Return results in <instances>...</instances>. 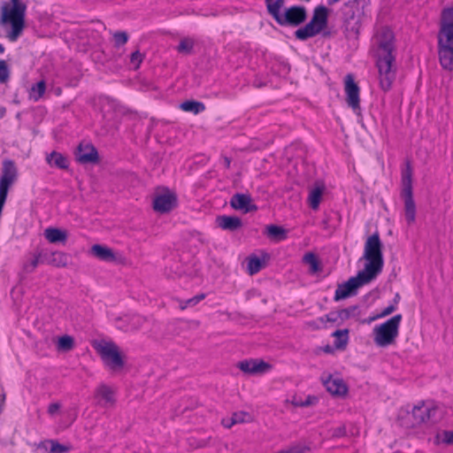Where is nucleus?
<instances>
[{
	"label": "nucleus",
	"mask_w": 453,
	"mask_h": 453,
	"mask_svg": "<svg viewBox=\"0 0 453 453\" xmlns=\"http://www.w3.org/2000/svg\"><path fill=\"white\" fill-rule=\"evenodd\" d=\"M180 109L186 112L198 114L205 111V105L202 102L187 100L180 104Z\"/></svg>",
	"instance_id": "obj_28"
},
{
	"label": "nucleus",
	"mask_w": 453,
	"mask_h": 453,
	"mask_svg": "<svg viewBox=\"0 0 453 453\" xmlns=\"http://www.w3.org/2000/svg\"><path fill=\"white\" fill-rule=\"evenodd\" d=\"M400 299L399 294H396L395 296V303L396 304L398 303V300Z\"/></svg>",
	"instance_id": "obj_53"
},
{
	"label": "nucleus",
	"mask_w": 453,
	"mask_h": 453,
	"mask_svg": "<svg viewBox=\"0 0 453 453\" xmlns=\"http://www.w3.org/2000/svg\"><path fill=\"white\" fill-rule=\"evenodd\" d=\"M264 266L262 260L257 256H250L247 258V269L250 275L257 273Z\"/></svg>",
	"instance_id": "obj_32"
},
{
	"label": "nucleus",
	"mask_w": 453,
	"mask_h": 453,
	"mask_svg": "<svg viewBox=\"0 0 453 453\" xmlns=\"http://www.w3.org/2000/svg\"><path fill=\"white\" fill-rule=\"evenodd\" d=\"M178 302H179L180 309L181 311H184L185 309H187V308L188 307V304H186V300H180V299H179V300H178Z\"/></svg>",
	"instance_id": "obj_47"
},
{
	"label": "nucleus",
	"mask_w": 453,
	"mask_h": 453,
	"mask_svg": "<svg viewBox=\"0 0 453 453\" xmlns=\"http://www.w3.org/2000/svg\"><path fill=\"white\" fill-rule=\"evenodd\" d=\"M217 225L223 230L234 231L241 227L242 220L234 216H219L216 219Z\"/></svg>",
	"instance_id": "obj_18"
},
{
	"label": "nucleus",
	"mask_w": 453,
	"mask_h": 453,
	"mask_svg": "<svg viewBox=\"0 0 453 453\" xmlns=\"http://www.w3.org/2000/svg\"><path fill=\"white\" fill-rule=\"evenodd\" d=\"M341 0H331V4H335V3H338L340 2Z\"/></svg>",
	"instance_id": "obj_56"
},
{
	"label": "nucleus",
	"mask_w": 453,
	"mask_h": 453,
	"mask_svg": "<svg viewBox=\"0 0 453 453\" xmlns=\"http://www.w3.org/2000/svg\"><path fill=\"white\" fill-rule=\"evenodd\" d=\"M50 443L51 453H67L71 450L70 446L61 444L58 441L51 440L50 441Z\"/></svg>",
	"instance_id": "obj_37"
},
{
	"label": "nucleus",
	"mask_w": 453,
	"mask_h": 453,
	"mask_svg": "<svg viewBox=\"0 0 453 453\" xmlns=\"http://www.w3.org/2000/svg\"><path fill=\"white\" fill-rule=\"evenodd\" d=\"M237 367L246 374L257 375L265 374L271 371L272 365L258 358H249L240 361L237 364Z\"/></svg>",
	"instance_id": "obj_11"
},
{
	"label": "nucleus",
	"mask_w": 453,
	"mask_h": 453,
	"mask_svg": "<svg viewBox=\"0 0 453 453\" xmlns=\"http://www.w3.org/2000/svg\"><path fill=\"white\" fill-rule=\"evenodd\" d=\"M402 319L401 314H396L373 328V342L378 347L384 348L395 343Z\"/></svg>",
	"instance_id": "obj_7"
},
{
	"label": "nucleus",
	"mask_w": 453,
	"mask_h": 453,
	"mask_svg": "<svg viewBox=\"0 0 453 453\" xmlns=\"http://www.w3.org/2000/svg\"><path fill=\"white\" fill-rule=\"evenodd\" d=\"M126 320H128L129 324L123 327L119 326L120 329L126 332L138 330L144 322V319L140 315H133L130 317H127Z\"/></svg>",
	"instance_id": "obj_31"
},
{
	"label": "nucleus",
	"mask_w": 453,
	"mask_h": 453,
	"mask_svg": "<svg viewBox=\"0 0 453 453\" xmlns=\"http://www.w3.org/2000/svg\"><path fill=\"white\" fill-rule=\"evenodd\" d=\"M307 19V10L302 5H292L287 8L280 22L281 27H298Z\"/></svg>",
	"instance_id": "obj_8"
},
{
	"label": "nucleus",
	"mask_w": 453,
	"mask_h": 453,
	"mask_svg": "<svg viewBox=\"0 0 453 453\" xmlns=\"http://www.w3.org/2000/svg\"><path fill=\"white\" fill-rule=\"evenodd\" d=\"M55 255H56V256H58V257H59L60 258L65 257V255H64L63 253H61V252H59V253H56Z\"/></svg>",
	"instance_id": "obj_55"
},
{
	"label": "nucleus",
	"mask_w": 453,
	"mask_h": 453,
	"mask_svg": "<svg viewBox=\"0 0 453 453\" xmlns=\"http://www.w3.org/2000/svg\"><path fill=\"white\" fill-rule=\"evenodd\" d=\"M224 161H225V165H226V166L227 168H229V167H230V165H231V159H230L229 157H226L224 158Z\"/></svg>",
	"instance_id": "obj_49"
},
{
	"label": "nucleus",
	"mask_w": 453,
	"mask_h": 453,
	"mask_svg": "<svg viewBox=\"0 0 453 453\" xmlns=\"http://www.w3.org/2000/svg\"><path fill=\"white\" fill-rule=\"evenodd\" d=\"M437 53L441 68L453 71V6L441 11L437 33Z\"/></svg>",
	"instance_id": "obj_3"
},
{
	"label": "nucleus",
	"mask_w": 453,
	"mask_h": 453,
	"mask_svg": "<svg viewBox=\"0 0 453 453\" xmlns=\"http://www.w3.org/2000/svg\"><path fill=\"white\" fill-rule=\"evenodd\" d=\"M442 436L443 443L453 444V431H444Z\"/></svg>",
	"instance_id": "obj_45"
},
{
	"label": "nucleus",
	"mask_w": 453,
	"mask_h": 453,
	"mask_svg": "<svg viewBox=\"0 0 453 453\" xmlns=\"http://www.w3.org/2000/svg\"><path fill=\"white\" fill-rule=\"evenodd\" d=\"M375 65L380 87L384 91L391 89L396 76V45L394 32L388 27H379L372 37Z\"/></svg>",
	"instance_id": "obj_2"
},
{
	"label": "nucleus",
	"mask_w": 453,
	"mask_h": 453,
	"mask_svg": "<svg viewBox=\"0 0 453 453\" xmlns=\"http://www.w3.org/2000/svg\"><path fill=\"white\" fill-rule=\"evenodd\" d=\"M194 48V40L188 37L180 40L177 50L180 53L189 54Z\"/></svg>",
	"instance_id": "obj_34"
},
{
	"label": "nucleus",
	"mask_w": 453,
	"mask_h": 453,
	"mask_svg": "<svg viewBox=\"0 0 453 453\" xmlns=\"http://www.w3.org/2000/svg\"><path fill=\"white\" fill-rule=\"evenodd\" d=\"M324 351L326 352V353H332L333 352V348L329 345L326 346L324 348Z\"/></svg>",
	"instance_id": "obj_50"
},
{
	"label": "nucleus",
	"mask_w": 453,
	"mask_h": 453,
	"mask_svg": "<svg viewBox=\"0 0 453 453\" xmlns=\"http://www.w3.org/2000/svg\"><path fill=\"white\" fill-rule=\"evenodd\" d=\"M40 254H35L29 262L25 263L23 265L24 272L27 273H33L40 263Z\"/></svg>",
	"instance_id": "obj_36"
},
{
	"label": "nucleus",
	"mask_w": 453,
	"mask_h": 453,
	"mask_svg": "<svg viewBox=\"0 0 453 453\" xmlns=\"http://www.w3.org/2000/svg\"><path fill=\"white\" fill-rule=\"evenodd\" d=\"M303 262L310 266L309 272L311 274L321 271L320 261L318 256L313 252H307L303 257Z\"/></svg>",
	"instance_id": "obj_26"
},
{
	"label": "nucleus",
	"mask_w": 453,
	"mask_h": 453,
	"mask_svg": "<svg viewBox=\"0 0 453 453\" xmlns=\"http://www.w3.org/2000/svg\"><path fill=\"white\" fill-rule=\"evenodd\" d=\"M46 162L51 167H57L58 169H67L69 166V161L67 157L58 151H52L47 155Z\"/></svg>",
	"instance_id": "obj_19"
},
{
	"label": "nucleus",
	"mask_w": 453,
	"mask_h": 453,
	"mask_svg": "<svg viewBox=\"0 0 453 453\" xmlns=\"http://www.w3.org/2000/svg\"><path fill=\"white\" fill-rule=\"evenodd\" d=\"M319 319H320V321L322 323H324V322H334V321H336L337 318H336V316L334 313H329V314H326L324 317H321Z\"/></svg>",
	"instance_id": "obj_46"
},
{
	"label": "nucleus",
	"mask_w": 453,
	"mask_h": 453,
	"mask_svg": "<svg viewBox=\"0 0 453 453\" xmlns=\"http://www.w3.org/2000/svg\"><path fill=\"white\" fill-rule=\"evenodd\" d=\"M252 416L247 411H237L233 413L230 418V424H226V421H222L225 427L230 428L235 424L250 423L252 421Z\"/></svg>",
	"instance_id": "obj_27"
},
{
	"label": "nucleus",
	"mask_w": 453,
	"mask_h": 453,
	"mask_svg": "<svg viewBox=\"0 0 453 453\" xmlns=\"http://www.w3.org/2000/svg\"><path fill=\"white\" fill-rule=\"evenodd\" d=\"M5 114V108L4 107H1L0 108V117H4Z\"/></svg>",
	"instance_id": "obj_51"
},
{
	"label": "nucleus",
	"mask_w": 453,
	"mask_h": 453,
	"mask_svg": "<svg viewBox=\"0 0 453 453\" xmlns=\"http://www.w3.org/2000/svg\"><path fill=\"white\" fill-rule=\"evenodd\" d=\"M61 404L58 403H51L48 406V413L50 417H54L60 410Z\"/></svg>",
	"instance_id": "obj_43"
},
{
	"label": "nucleus",
	"mask_w": 453,
	"mask_h": 453,
	"mask_svg": "<svg viewBox=\"0 0 453 453\" xmlns=\"http://www.w3.org/2000/svg\"><path fill=\"white\" fill-rule=\"evenodd\" d=\"M90 251L93 256L103 261L111 262L116 259L112 250L106 246L95 244L91 247Z\"/></svg>",
	"instance_id": "obj_20"
},
{
	"label": "nucleus",
	"mask_w": 453,
	"mask_h": 453,
	"mask_svg": "<svg viewBox=\"0 0 453 453\" xmlns=\"http://www.w3.org/2000/svg\"><path fill=\"white\" fill-rule=\"evenodd\" d=\"M267 234L276 242H281L287 239V231L279 226L270 225L266 227Z\"/></svg>",
	"instance_id": "obj_30"
},
{
	"label": "nucleus",
	"mask_w": 453,
	"mask_h": 453,
	"mask_svg": "<svg viewBox=\"0 0 453 453\" xmlns=\"http://www.w3.org/2000/svg\"><path fill=\"white\" fill-rule=\"evenodd\" d=\"M324 192L323 185H316L309 193L308 202L312 210H317L321 202L322 195Z\"/></svg>",
	"instance_id": "obj_25"
},
{
	"label": "nucleus",
	"mask_w": 453,
	"mask_h": 453,
	"mask_svg": "<svg viewBox=\"0 0 453 453\" xmlns=\"http://www.w3.org/2000/svg\"><path fill=\"white\" fill-rule=\"evenodd\" d=\"M4 51H5L4 46L2 43H0V55L4 54Z\"/></svg>",
	"instance_id": "obj_52"
},
{
	"label": "nucleus",
	"mask_w": 453,
	"mask_h": 453,
	"mask_svg": "<svg viewBox=\"0 0 453 453\" xmlns=\"http://www.w3.org/2000/svg\"><path fill=\"white\" fill-rule=\"evenodd\" d=\"M222 421H226V424H230V419H223Z\"/></svg>",
	"instance_id": "obj_57"
},
{
	"label": "nucleus",
	"mask_w": 453,
	"mask_h": 453,
	"mask_svg": "<svg viewBox=\"0 0 453 453\" xmlns=\"http://www.w3.org/2000/svg\"><path fill=\"white\" fill-rule=\"evenodd\" d=\"M177 205L176 195L165 189L162 194H157L153 199L154 211L160 213H166L172 211Z\"/></svg>",
	"instance_id": "obj_12"
},
{
	"label": "nucleus",
	"mask_w": 453,
	"mask_h": 453,
	"mask_svg": "<svg viewBox=\"0 0 453 453\" xmlns=\"http://www.w3.org/2000/svg\"><path fill=\"white\" fill-rule=\"evenodd\" d=\"M115 46L119 47L125 45L128 41V35L124 31L114 32L113 35Z\"/></svg>",
	"instance_id": "obj_38"
},
{
	"label": "nucleus",
	"mask_w": 453,
	"mask_h": 453,
	"mask_svg": "<svg viewBox=\"0 0 453 453\" xmlns=\"http://www.w3.org/2000/svg\"><path fill=\"white\" fill-rule=\"evenodd\" d=\"M395 310H396V305L390 304V305L385 307L383 310H381V311L372 319L387 317V316L390 315L391 313H393Z\"/></svg>",
	"instance_id": "obj_41"
},
{
	"label": "nucleus",
	"mask_w": 453,
	"mask_h": 453,
	"mask_svg": "<svg viewBox=\"0 0 453 453\" xmlns=\"http://www.w3.org/2000/svg\"><path fill=\"white\" fill-rule=\"evenodd\" d=\"M341 313H348V311H347V310H343V311H342Z\"/></svg>",
	"instance_id": "obj_58"
},
{
	"label": "nucleus",
	"mask_w": 453,
	"mask_h": 453,
	"mask_svg": "<svg viewBox=\"0 0 453 453\" xmlns=\"http://www.w3.org/2000/svg\"><path fill=\"white\" fill-rule=\"evenodd\" d=\"M317 401H318V399L316 396L308 395V396H306L303 403H299L297 404H298V407H305V406H310V405L316 403Z\"/></svg>",
	"instance_id": "obj_44"
},
{
	"label": "nucleus",
	"mask_w": 453,
	"mask_h": 453,
	"mask_svg": "<svg viewBox=\"0 0 453 453\" xmlns=\"http://www.w3.org/2000/svg\"><path fill=\"white\" fill-rule=\"evenodd\" d=\"M251 203V198L249 195L245 194H235L231 199V206L236 210L245 209L249 211L250 209L249 205Z\"/></svg>",
	"instance_id": "obj_24"
},
{
	"label": "nucleus",
	"mask_w": 453,
	"mask_h": 453,
	"mask_svg": "<svg viewBox=\"0 0 453 453\" xmlns=\"http://www.w3.org/2000/svg\"><path fill=\"white\" fill-rule=\"evenodd\" d=\"M206 297V295L203 293L198 294L192 298H189L186 300V304L188 305V307L196 306L197 303H199L201 301H203Z\"/></svg>",
	"instance_id": "obj_42"
},
{
	"label": "nucleus",
	"mask_w": 453,
	"mask_h": 453,
	"mask_svg": "<svg viewBox=\"0 0 453 453\" xmlns=\"http://www.w3.org/2000/svg\"><path fill=\"white\" fill-rule=\"evenodd\" d=\"M402 196H413L412 193V168L410 163L406 164V167L402 170Z\"/></svg>",
	"instance_id": "obj_17"
},
{
	"label": "nucleus",
	"mask_w": 453,
	"mask_h": 453,
	"mask_svg": "<svg viewBox=\"0 0 453 453\" xmlns=\"http://www.w3.org/2000/svg\"><path fill=\"white\" fill-rule=\"evenodd\" d=\"M45 91L46 82L42 80L31 87L28 91V97L30 100L37 102L43 96Z\"/></svg>",
	"instance_id": "obj_29"
},
{
	"label": "nucleus",
	"mask_w": 453,
	"mask_h": 453,
	"mask_svg": "<svg viewBox=\"0 0 453 453\" xmlns=\"http://www.w3.org/2000/svg\"><path fill=\"white\" fill-rule=\"evenodd\" d=\"M144 59V55L141 53L139 50H135L131 54L130 63L134 65V68L136 70L140 67L141 64Z\"/></svg>",
	"instance_id": "obj_39"
},
{
	"label": "nucleus",
	"mask_w": 453,
	"mask_h": 453,
	"mask_svg": "<svg viewBox=\"0 0 453 453\" xmlns=\"http://www.w3.org/2000/svg\"><path fill=\"white\" fill-rule=\"evenodd\" d=\"M94 398L96 405L105 409L113 408L116 404V391L112 387L102 383L96 388Z\"/></svg>",
	"instance_id": "obj_10"
},
{
	"label": "nucleus",
	"mask_w": 453,
	"mask_h": 453,
	"mask_svg": "<svg viewBox=\"0 0 453 453\" xmlns=\"http://www.w3.org/2000/svg\"><path fill=\"white\" fill-rule=\"evenodd\" d=\"M27 5L21 0H11V4L2 6L0 24L7 28L6 37L12 42H16L26 27Z\"/></svg>",
	"instance_id": "obj_4"
},
{
	"label": "nucleus",
	"mask_w": 453,
	"mask_h": 453,
	"mask_svg": "<svg viewBox=\"0 0 453 453\" xmlns=\"http://www.w3.org/2000/svg\"><path fill=\"white\" fill-rule=\"evenodd\" d=\"M61 92H62L61 88H58L56 89V92H55V93H56V95H57V96H60V95H61Z\"/></svg>",
	"instance_id": "obj_54"
},
{
	"label": "nucleus",
	"mask_w": 453,
	"mask_h": 453,
	"mask_svg": "<svg viewBox=\"0 0 453 453\" xmlns=\"http://www.w3.org/2000/svg\"><path fill=\"white\" fill-rule=\"evenodd\" d=\"M92 347L100 356L104 366L111 371H119L124 367V356L114 342L97 340L92 342Z\"/></svg>",
	"instance_id": "obj_5"
},
{
	"label": "nucleus",
	"mask_w": 453,
	"mask_h": 453,
	"mask_svg": "<svg viewBox=\"0 0 453 453\" xmlns=\"http://www.w3.org/2000/svg\"><path fill=\"white\" fill-rule=\"evenodd\" d=\"M77 160L81 164L94 163L97 161L98 155L96 148L91 143H80L76 154Z\"/></svg>",
	"instance_id": "obj_15"
},
{
	"label": "nucleus",
	"mask_w": 453,
	"mask_h": 453,
	"mask_svg": "<svg viewBox=\"0 0 453 453\" xmlns=\"http://www.w3.org/2000/svg\"><path fill=\"white\" fill-rule=\"evenodd\" d=\"M45 238L51 243L64 242L66 241L67 234L65 231H62L55 227H48L44 231Z\"/></svg>",
	"instance_id": "obj_23"
},
{
	"label": "nucleus",
	"mask_w": 453,
	"mask_h": 453,
	"mask_svg": "<svg viewBox=\"0 0 453 453\" xmlns=\"http://www.w3.org/2000/svg\"><path fill=\"white\" fill-rule=\"evenodd\" d=\"M365 268L356 277L338 285L334 291V300L340 301L355 294L356 290L374 280L382 271L384 261L382 243L378 233L370 235L364 249Z\"/></svg>",
	"instance_id": "obj_1"
},
{
	"label": "nucleus",
	"mask_w": 453,
	"mask_h": 453,
	"mask_svg": "<svg viewBox=\"0 0 453 453\" xmlns=\"http://www.w3.org/2000/svg\"><path fill=\"white\" fill-rule=\"evenodd\" d=\"M303 403V401L302 399H299V398H296V397H294L293 401H292V403L295 405V406H298L297 403Z\"/></svg>",
	"instance_id": "obj_48"
},
{
	"label": "nucleus",
	"mask_w": 453,
	"mask_h": 453,
	"mask_svg": "<svg viewBox=\"0 0 453 453\" xmlns=\"http://www.w3.org/2000/svg\"><path fill=\"white\" fill-rule=\"evenodd\" d=\"M288 453H308L311 448L307 445L296 444L293 445L287 449Z\"/></svg>",
	"instance_id": "obj_40"
},
{
	"label": "nucleus",
	"mask_w": 453,
	"mask_h": 453,
	"mask_svg": "<svg viewBox=\"0 0 453 453\" xmlns=\"http://www.w3.org/2000/svg\"><path fill=\"white\" fill-rule=\"evenodd\" d=\"M344 91L348 105L354 111L360 110V88L354 76L347 74L344 80Z\"/></svg>",
	"instance_id": "obj_9"
},
{
	"label": "nucleus",
	"mask_w": 453,
	"mask_h": 453,
	"mask_svg": "<svg viewBox=\"0 0 453 453\" xmlns=\"http://www.w3.org/2000/svg\"><path fill=\"white\" fill-rule=\"evenodd\" d=\"M4 401H5V398H4V396H3L2 402L4 403Z\"/></svg>",
	"instance_id": "obj_59"
},
{
	"label": "nucleus",
	"mask_w": 453,
	"mask_h": 453,
	"mask_svg": "<svg viewBox=\"0 0 453 453\" xmlns=\"http://www.w3.org/2000/svg\"><path fill=\"white\" fill-rule=\"evenodd\" d=\"M11 67L6 60L0 58V84H7L11 80Z\"/></svg>",
	"instance_id": "obj_33"
},
{
	"label": "nucleus",
	"mask_w": 453,
	"mask_h": 453,
	"mask_svg": "<svg viewBox=\"0 0 453 453\" xmlns=\"http://www.w3.org/2000/svg\"><path fill=\"white\" fill-rule=\"evenodd\" d=\"M349 329H339L332 334V336L334 338V349L340 350H343L346 349L349 340Z\"/></svg>",
	"instance_id": "obj_22"
},
{
	"label": "nucleus",
	"mask_w": 453,
	"mask_h": 453,
	"mask_svg": "<svg viewBox=\"0 0 453 453\" xmlns=\"http://www.w3.org/2000/svg\"><path fill=\"white\" fill-rule=\"evenodd\" d=\"M74 346L73 338L70 335H63L58 338V349L62 350H71Z\"/></svg>",
	"instance_id": "obj_35"
},
{
	"label": "nucleus",
	"mask_w": 453,
	"mask_h": 453,
	"mask_svg": "<svg viewBox=\"0 0 453 453\" xmlns=\"http://www.w3.org/2000/svg\"><path fill=\"white\" fill-rule=\"evenodd\" d=\"M437 412V407L434 403H426L420 402L413 410L412 414L415 420L418 423H426L434 418Z\"/></svg>",
	"instance_id": "obj_14"
},
{
	"label": "nucleus",
	"mask_w": 453,
	"mask_h": 453,
	"mask_svg": "<svg viewBox=\"0 0 453 453\" xmlns=\"http://www.w3.org/2000/svg\"><path fill=\"white\" fill-rule=\"evenodd\" d=\"M286 0H265V4L266 6V10L268 14L274 19V21L280 25V22L283 19L282 9Z\"/></svg>",
	"instance_id": "obj_16"
},
{
	"label": "nucleus",
	"mask_w": 453,
	"mask_h": 453,
	"mask_svg": "<svg viewBox=\"0 0 453 453\" xmlns=\"http://www.w3.org/2000/svg\"><path fill=\"white\" fill-rule=\"evenodd\" d=\"M323 385L326 390L334 396L343 397L348 394V386L344 380L334 375H328L326 379H323Z\"/></svg>",
	"instance_id": "obj_13"
},
{
	"label": "nucleus",
	"mask_w": 453,
	"mask_h": 453,
	"mask_svg": "<svg viewBox=\"0 0 453 453\" xmlns=\"http://www.w3.org/2000/svg\"><path fill=\"white\" fill-rule=\"evenodd\" d=\"M328 15V9L325 5L316 6L310 21L295 31V37L299 41H306L319 35L327 27Z\"/></svg>",
	"instance_id": "obj_6"
},
{
	"label": "nucleus",
	"mask_w": 453,
	"mask_h": 453,
	"mask_svg": "<svg viewBox=\"0 0 453 453\" xmlns=\"http://www.w3.org/2000/svg\"><path fill=\"white\" fill-rule=\"evenodd\" d=\"M404 202V216L408 225H412L416 220V205L413 196H402Z\"/></svg>",
	"instance_id": "obj_21"
},
{
	"label": "nucleus",
	"mask_w": 453,
	"mask_h": 453,
	"mask_svg": "<svg viewBox=\"0 0 453 453\" xmlns=\"http://www.w3.org/2000/svg\"><path fill=\"white\" fill-rule=\"evenodd\" d=\"M328 1H329V3L331 4V0H328Z\"/></svg>",
	"instance_id": "obj_60"
}]
</instances>
